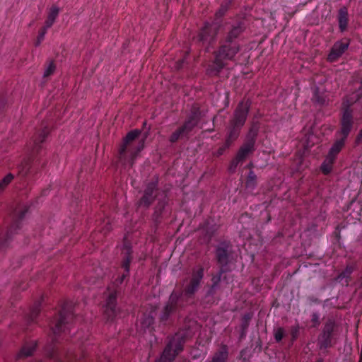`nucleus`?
Here are the masks:
<instances>
[{
    "instance_id": "dca6fc26",
    "label": "nucleus",
    "mask_w": 362,
    "mask_h": 362,
    "mask_svg": "<svg viewBox=\"0 0 362 362\" xmlns=\"http://www.w3.org/2000/svg\"><path fill=\"white\" fill-rule=\"evenodd\" d=\"M245 30V28L242 23H239L236 25L232 26L227 33L225 40L228 42H235L234 40L238 38Z\"/></svg>"
},
{
    "instance_id": "7c9ffc66",
    "label": "nucleus",
    "mask_w": 362,
    "mask_h": 362,
    "mask_svg": "<svg viewBox=\"0 0 362 362\" xmlns=\"http://www.w3.org/2000/svg\"><path fill=\"white\" fill-rule=\"evenodd\" d=\"M347 26L346 12L341 9V32L344 30Z\"/></svg>"
},
{
    "instance_id": "c756f323",
    "label": "nucleus",
    "mask_w": 362,
    "mask_h": 362,
    "mask_svg": "<svg viewBox=\"0 0 362 362\" xmlns=\"http://www.w3.org/2000/svg\"><path fill=\"white\" fill-rule=\"evenodd\" d=\"M55 69H56V65H55L54 61L52 60L49 62L47 69L45 70V71L44 73V77H47V76H50L51 74H52L54 72Z\"/></svg>"
},
{
    "instance_id": "7ed1b4c3",
    "label": "nucleus",
    "mask_w": 362,
    "mask_h": 362,
    "mask_svg": "<svg viewBox=\"0 0 362 362\" xmlns=\"http://www.w3.org/2000/svg\"><path fill=\"white\" fill-rule=\"evenodd\" d=\"M189 336V333L180 331L170 340L165 348L160 358L156 362H171L175 356L182 350L183 344L186 339Z\"/></svg>"
},
{
    "instance_id": "bb28decb",
    "label": "nucleus",
    "mask_w": 362,
    "mask_h": 362,
    "mask_svg": "<svg viewBox=\"0 0 362 362\" xmlns=\"http://www.w3.org/2000/svg\"><path fill=\"white\" fill-rule=\"evenodd\" d=\"M13 175L12 173L7 174L1 181H0V192H1L11 181L13 180Z\"/></svg>"
},
{
    "instance_id": "6e6552de",
    "label": "nucleus",
    "mask_w": 362,
    "mask_h": 362,
    "mask_svg": "<svg viewBox=\"0 0 362 362\" xmlns=\"http://www.w3.org/2000/svg\"><path fill=\"white\" fill-rule=\"evenodd\" d=\"M339 153V140H336L329 150L326 158L320 166V170L324 175L329 174L333 168L337 156Z\"/></svg>"
},
{
    "instance_id": "f257e3e1",
    "label": "nucleus",
    "mask_w": 362,
    "mask_h": 362,
    "mask_svg": "<svg viewBox=\"0 0 362 362\" xmlns=\"http://www.w3.org/2000/svg\"><path fill=\"white\" fill-rule=\"evenodd\" d=\"M240 50V45L236 42L223 40L213 52L214 59L206 73L209 76H218L221 71L227 66L226 61H233Z\"/></svg>"
},
{
    "instance_id": "2eb2a0df",
    "label": "nucleus",
    "mask_w": 362,
    "mask_h": 362,
    "mask_svg": "<svg viewBox=\"0 0 362 362\" xmlns=\"http://www.w3.org/2000/svg\"><path fill=\"white\" fill-rule=\"evenodd\" d=\"M36 345L35 341L25 343L17 356V360L21 361L30 356L35 351Z\"/></svg>"
},
{
    "instance_id": "79ce46f5",
    "label": "nucleus",
    "mask_w": 362,
    "mask_h": 362,
    "mask_svg": "<svg viewBox=\"0 0 362 362\" xmlns=\"http://www.w3.org/2000/svg\"><path fill=\"white\" fill-rule=\"evenodd\" d=\"M126 275L127 274H123L119 279L117 280V286H118L119 284H122V282L123 281V280L125 278Z\"/></svg>"
},
{
    "instance_id": "20e7f679",
    "label": "nucleus",
    "mask_w": 362,
    "mask_h": 362,
    "mask_svg": "<svg viewBox=\"0 0 362 362\" xmlns=\"http://www.w3.org/2000/svg\"><path fill=\"white\" fill-rule=\"evenodd\" d=\"M26 205H15V208L13 209L11 218L13 223L10 228L6 233H4L2 230L0 231V247H4L11 235L14 231L19 227L20 221L25 216L28 211Z\"/></svg>"
},
{
    "instance_id": "37998d69",
    "label": "nucleus",
    "mask_w": 362,
    "mask_h": 362,
    "mask_svg": "<svg viewBox=\"0 0 362 362\" xmlns=\"http://www.w3.org/2000/svg\"><path fill=\"white\" fill-rule=\"evenodd\" d=\"M361 95H362V79H361V87L359 89V93H358V96H361Z\"/></svg>"
},
{
    "instance_id": "2f4dec72",
    "label": "nucleus",
    "mask_w": 362,
    "mask_h": 362,
    "mask_svg": "<svg viewBox=\"0 0 362 362\" xmlns=\"http://www.w3.org/2000/svg\"><path fill=\"white\" fill-rule=\"evenodd\" d=\"M334 327V323L332 322H329L326 324L324 328V335L327 337L331 334Z\"/></svg>"
},
{
    "instance_id": "1a4fd4ad",
    "label": "nucleus",
    "mask_w": 362,
    "mask_h": 362,
    "mask_svg": "<svg viewBox=\"0 0 362 362\" xmlns=\"http://www.w3.org/2000/svg\"><path fill=\"white\" fill-rule=\"evenodd\" d=\"M256 134H254L239 148L235 159L232 164L236 167L239 162L244 160L250 154H252L255 150Z\"/></svg>"
},
{
    "instance_id": "4be33fe9",
    "label": "nucleus",
    "mask_w": 362,
    "mask_h": 362,
    "mask_svg": "<svg viewBox=\"0 0 362 362\" xmlns=\"http://www.w3.org/2000/svg\"><path fill=\"white\" fill-rule=\"evenodd\" d=\"M59 8L56 6H53L48 13L47 18L45 21V25L47 28L51 27L55 21L58 14Z\"/></svg>"
},
{
    "instance_id": "c03bdc74",
    "label": "nucleus",
    "mask_w": 362,
    "mask_h": 362,
    "mask_svg": "<svg viewBox=\"0 0 362 362\" xmlns=\"http://www.w3.org/2000/svg\"><path fill=\"white\" fill-rule=\"evenodd\" d=\"M362 139V129L361 130L360 133L358 134V136H357V140H361Z\"/></svg>"
},
{
    "instance_id": "a18cd8bd",
    "label": "nucleus",
    "mask_w": 362,
    "mask_h": 362,
    "mask_svg": "<svg viewBox=\"0 0 362 362\" xmlns=\"http://www.w3.org/2000/svg\"><path fill=\"white\" fill-rule=\"evenodd\" d=\"M249 168H252V163H250L249 165H248Z\"/></svg>"
},
{
    "instance_id": "4468645a",
    "label": "nucleus",
    "mask_w": 362,
    "mask_h": 362,
    "mask_svg": "<svg viewBox=\"0 0 362 362\" xmlns=\"http://www.w3.org/2000/svg\"><path fill=\"white\" fill-rule=\"evenodd\" d=\"M352 114L351 112L346 109L344 112L343 117L341 121V136H346L350 132L352 127Z\"/></svg>"
},
{
    "instance_id": "9d476101",
    "label": "nucleus",
    "mask_w": 362,
    "mask_h": 362,
    "mask_svg": "<svg viewBox=\"0 0 362 362\" xmlns=\"http://www.w3.org/2000/svg\"><path fill=\"white\" fill-rule=\"evenodd\" d=\"M141 134V130L135 129L129 131L122 139V143L118 148V153L120 157L123 156L127 151V148L130 146L132 142L137 139Z\"/></svg>"
},
{
    "instance_id": "39448f33",
    "label": "nucleus",
    "mask_w": 362,
    "mask_h": 362,
    "mask_svg": "<svg viewBox=\"0 0 362 362\" xmlns=\"http://www.w3.org/2000/svg\"><path fill=\"white\" fill-rule=\"evenodd\" d=\"M192 115L190 116L182 126L178 127L169 137L170 143H175L184 134L190 132L194 127L197 125V122H194L196 118L199 114V107H193L192 110Z\"/></svg>"
},
{
    "instance_id": "a19ab883",
    "label": "nucleus",
    "mask_w": 362,
    "mask_h": 362,
    "mask_svg": "<svg viewBox=\"0 0 362 362\" xmlns=\"http://www.w3.org/2000/svg\"><path fill=\"white\" fill-rule=\"evenodd\" d=\"M223 14H224V12L222 11L221 10H219V11L216 12L215 16L216 18H219V17H221Z\"/></svg>"
},
{
    "instance_id": "4c0bfd02",
    "label": "nucleus",
    "mask_w": 362,
    "mask_h": 362,
    "mask_svg": "<svg viewBox=\"0 0 362 362\" xmlns=\"http://www.w3.org/2000/svg\"><path fill=\"white\" fill-rule=\"evenodd\" d=\"M37 314H38V310H37L36 309H35V310L32 312V313H31V315H30V320H31V321H34V320H35V319L36 318V317H37Z\"/></svg>"
},
{
    "instance_id": "ddd939ff",
    "label": "nucleus",
    "mask_w": 362,
    "mask_h": 362,
    "mask_svg": "<svg viewBox=\"0 0 362 362\" xmlns=\"http://www.w3.org/2000/svg\"><path fill=\"white\" fill-rule=\"evenodd\" d=\"M66 315L65 308H62L60 311L58 318L54 319L50 324L51 329L54 335H59L62 332H65L66 330Z\"/></svg>"
},
{
    "instance_id": "c9c22d12",
    "label": "nucleus",
    "mask_w": 362,
    "mask_h": 362,
    "mask_svg": "<svg viewBox=\"0 0 362 362\" xmlns=\"http://www.w3.org/2000/svg\"><path fill=\"white\" fill-rule=\"evenodd\" d=\"M291 334L292 336V339L295 340L297 338L298 334V327H292Z\"/></svg>"
},
{
    "instance_id": "f3484780",
    "label": "nucleus",
    "mask_w": 362,
    "mask_h": 362,
    "mask_svg": "<svg viewBox=\"0 0 362 362\" xmlns=\"http://www.w3.org/2000/svg\"><path fill=\"white\" fill-rule=\"evenodd\" d=\"M127 238H125V240H127ZM122 253H124V259L122 261V266L124 269V270L127 274L129 272V265H130V262L132 260V257H131L132 251H131L130 246L126 242L124 244V248L122 250Z\"/></svg>"
},
{
    "instance_id": "49530a36",
    "label": "nucleus",
    "mask_w": 362,
    "mask_h": 362,
    "mask_svg": "<svg viewBox=\"0 0 362 362\" xmlns=\"http://www.w3.org/2000/svg\"><path fill=\"white\" fill-rule=\"evenodd\" d=\"M76 339H79V337H78L77 336H75L74 339L73 340H75Z\"/></svg>"
},
{
    "instance_id": "393cba45",
    "label": "nucleus",
    "mask_w": 362,
    "mask_h": 362,
    "mask_svg": "<svg viewBox=\"0 0 362 362\" xmlns=\"http://www.w3.org/2000/svg\"><path fill=\"white\" fill-rule=\"evenodd\" d=\"M158 181L156 180L148 184L144 191V197L146 198L152 197L154 193L158 190Z\"/></svg>"
},
{
    "instance_id": "0eeeda50",
    "label": "nucleus",
    "mask_w": 362,
    "mask_h": 362,
    "mask_svg": "<svg viewBox=\"0 0 362 362\" xmlns=\"http://www.w3.org/2000/svg\"><path fill=\"white\" fill-rule=\"evenodd\" d=\"M117 292V288H114L112 290L108 288L104 313L107 320H113L118 315V311L116 309Z\"/></svg>"
},
{
    "instance_id": "f704fd0d",
    "label": "nucleus",
    "mask_w": 362,
    "mask_h": 362,
    "mask_svg": "<svg viewBox=\"0 0 362 362\" xmlns=\"http://www.w3.org/2000/svg\"><path fill=\"white\" fill-rule=\"evenodd\" d=\"M229 148V147H226V144L225 143V144H224V145H223V146L220 147V148L217 150V151H216V156L217 157H218V156H221V155L224 153V151H225L227 148Z\"/></svg>"
},
{
    "instance_id": "de8ad7c7",
    "label": "nucleus",
    "mask_w": 362,
    "mask_h": 362,
    "mask_svg": "<svg viewBox=\"0 0 362 362\" xmlns=\"http://www.w3.org/2000/svg\"><path fill=\"white\" fill-rule=\"evenodd\" d=\"M340 144H341V146H342V139L341 138Z\"/></svg>"
},
{
    "instance_id": "72a5a7b5",
    "label": "nucleus",
    "mask_w": 362,
    "mask_h": 362,
    "mask_svg": "<svg viewBox=\"0 0 362 362\" xmlns=\"http://www.w3.org/2000/svg\"><path fill=\"white\" fill-rule=\"evenodd\" d=\"M284 329L283 328H278L276 332H275V334H274V337H275V339L276 341H280L283 337H284Z\"/></svg>"
},
{
    "instance_id": "412c9836",
    "label": "nucleus",
    "mask_w": 362,
    "mask_h": 362,
    "mask_svg": "<svg viewBox=\"0 0 362 362\" xmlns=\"http://www.w3.org/2000/svg\"><path fill=\"white\" fill-rule=\"evenodd\" d=\"M232 129L230 130L227 138L225 141L226 147H230L231 144L238 138L240 135V128L235 127L232 126Z\"/></svg>"
},
{
    "instance_id": "cd10ccee",
    "label": "nucleus",
    "mask_w": 362,
    "mask_h": 362,
    "mask_svg": "<svg viewBox=\"0 0 362 362\" xmlns=\"http://www.w3.org/2000/svg\"><path fill=\"white\" fill-rule=\"evenodd\" d=\"M353 271L354 267L352 265H350L348 266L343 272H341V284H344L342 281L344 279L346 285H348L347 278L353 272Z\"/></svg>"
},
{
    "instance_id": "58836bf2",
    "label": "nucleus",
    "mask_w": 362,
    "mask_h": 362,
    "mask_svg": "<svg viewBox=\"0 0 362 362\" xmlns=\"http://www.w3.org/2000/svg\"><path fill=\"white\" fill-rule=\"evenodd\" d=\"M49 132L45 129L43 130V135L42 139H40V142H43L46 138V136L49 134Z\"/></svg>"
},
{
    "instance_id": "09e8293b",
    "label": "nucleus",
    "mask_w": 362,
    "mask_h": 362,
    "mask_svg": "<svg viewBox=\"0 0 362 362\" xmlns=\"http://www.w3.org/2000/svg\"><path fill=\"white\" fill-rule=\"evenodd\" d=\"M313 320H315V316H313Z\"/></svg>"
},
{
    "instance_id": "ea45409f",
    "label": "nucleus",
    "mask_w": 362,
    "mask_h": 362,
    "mask_svg": "<svg viewBox=\"0 0 362 362\" xmlns=\"http://www.w3.org/2000/svg\"><path fill=\"white\" fill-rule=\"evenodd\" d=\"M47 27H46V25H45V26L42 29V30H41V32H40V38H43V37H44V35H45V33H46V30H47Z\"/></svg>"
},
{
    "instance_id": "b1692460",
    "label": "nucleus",
    "mask_w": 362,
    "mask_h": 362,
    "mask_svg": "<svg viewBox=\"0 0 362 362\" xmlns=\"http://www.w3.org/2000/svg\"><path fill=\"white\" fill-rule=\"evenodd\" d=\"M339 57V44L337 42L334 43L328 56L327 61L330 62H335Z\"/></svg>"
},
{
    "instance_id": "a211bd4d",
    "label": "nucleus",
    "mask_w": 362,
    "mask_h": 362,
    "mask_svg": "<svg viewBox=\"0 0 362 362\" xmlns=\"http://www.w3.org/2000/svg\"><path fill=\"white\" fill-rule=\"evenodd\" d=\"M228 349L226 346H222L214 355L211 362H227Z\"/></svg>"
},
{
    "instance_id": "e433bc0d",
    "label": "nucleus",
    "mask_w": 362,
    "mask_h": 362,
    "mask_svg": "<svg viewBox=\"0 0 362 362\" xmlns=\"http://www.w3.org/2000/svg\"><path fill=\"white\" fill-rule=\"evenodd\" d=\"M348 41H346L345 42L341 41V54L348 47Z\"/></svg>"
},
{
    "instance_id": "6ab92c4d",
    "label": "nucleus",
    "mask_w": 362,
    "mask_h": 362,
    "mask_svg": "<svg viewBox=\"0 0 362 362\" xmlns=\"http://www.w3.org/2000/svg\"><path fill=\"white\" fill-rule=\"evenodd\" d=\"M211 29V25L209 22H204L203 26L201 28L198 33V40L204 42L209 36Z\"/></svg>"
},
{
    "instance_id": "c85d7f7f",
    "label": "nucleus",
    "mask_w": 362,
    "mask_h": 362,
    "mask_svg": "<svg viewBox=\"0 0 362 362\" xmlns=\"http://www.w3.org/2000/svg\"><path fill=\"white\" fill-rule=\"evenodd\" d=\"M256 180H257V176L255 175V174L252 172V171H250L248 174V176L247 177V180H246V186L247 187H253L256 184Z\"/></svg>"
},
{
    "instance_id": "9b49d317",
    "label": "nucleus",
    "mask_w": 362,
    "mask_h": 362,
    "mask_svg": "<svg viewBox=\"0 0 362 362\" xmlns=\"http://www.w3.org/2000/svg\"><path fill=\"white\" fill-rule=\"evenodd\" d=\"M49 360L52 362H74L76 361V356L74 354H66L63 356L59 353L57 347L55 346L52 349V351H48Z\"/></svg>"
},
{
    "instance_id": "5701e85b",
    "label": "nucleus",
    "mask_w": 362,
    "mask_h": 362,
    "mask_svg": "<svg viewBox=\"0 0 362 362\" xmlns=\"http://www.w3.org/2000/svg\"><path fill=\"white\" fill-rule=\"evenodd\" d=\"M216 256L218 263L222 266H225L228 262L227 250L222 247H218L216 251Z\"/></svg>"
},
{
    "instance_id": "aec40b11",
    "label": "nucleus",
    "mask_w": 362,
    "mask_h": 362,
    "mask_svg": "<svg viewBox=\"0 0 362 362\" xmlns=\"http://www.w3.org/2000/svg\"><path fill=\"white\" fill-rule=\"evenodd\" d=\"M313 101L315 104L322 106L328 102V99L327 98L326 94L320 92L319 88H317L314 91Z\"/></svg>"
},
{
    "instance_id": "f03ea898",
    "label": "nucleus",
    "mask_w": 362,
    "mask_h": 362,
    "mask_svg": "<svg viewBox=\"0 0 362 362\" xmlns=\"http://www.w3.org/2000/svg\"><path fill=\"white\" fill-rule=\"evenodd\" d=\"M203 275L204 269L202 266H198L193 269L189 281H186L184 293L181 295V297L179 298L175 292L171 294L169 301L164 308L163 313L160 317L161 321L167 320L177 310L183 296L189 297L195 292L203 278Z\"/></svg>"
},
{
    "instance_id": "a878e982",
    "label": "nucleus",
    "mask_w": 362,
    "mask_h": 362,
    "mask_svg": "<svg viewBox=\"0 0 362 362\" xmlns=\"http://www.w3.org/2000/svg\"><path fill=\"white\" fill-rule=\"evenodd\" d=\"M144 140H142L138 146L130 150V157L132 161H134L136 158V157L139 156V153L144 149Z\"/></svg>"
},
{
    "instance_id": "423d86ee",
    "label": "nucleus",
    "mask_w": 362,
    "mask_h": 362,
    "mask_svg": "<svg viewBox=\"0 0 362 362\" xmlns=\"http://www.w3.org/2000/svg\"><path fill=\"white\" fill-rule=\"evenodd\" d=\"M251 101L250 99L240 101L234 111V116L230 124L235 127L241 128L245 123L250 108Z\"/></svg>"
},
{
    "instance_id": "473e14b6",
    "label": "nucleus",
    "mask_w": 362,
    "mask_h": 362,
    "mask_svg": "<svg viewBox=\"0 0 362 362\" xmlns=\"http://www.w3.org/2000/svg\"><path fill=\"white\" fill-rule=\"evenodd\" d=\"M103 222H104V226L100 228V230L104 234H106L107 232H109L111 230V226L110 223L109 218L104 220Z\"/></svg>"
},
{
    "instance_id": "8fccbe9b",
    "label": "nucleus",
    "mask_w": 362,
    "mask_h": 362,
    "mask_svg": "<svg viewBox=\"0 0 362 362\" xmlns=\"http://www.w3.org/2000/svg\"><path fill=\"white\" fill-rule=\"evenodd\" d=\"M316 362H322V360H318Z\"/></svg>"
},
{
    "instance_id": "f8f14e48",
    "label": "nucleus",
    "mask_w": 362,
    "mask_h": 362,
    "mask_svg": "<svg viewBox=\"0 0 362 362\" xmlns=\"http://www.w3.org/2000/svg\"><path fill=\"white\" fill-rule=\"evenodd\" d=\"M156 308L155 306H151L149 310L142 313L139 320V326L141 329H149L151 325H153Z\"/></svg>"
}]
</instances>
